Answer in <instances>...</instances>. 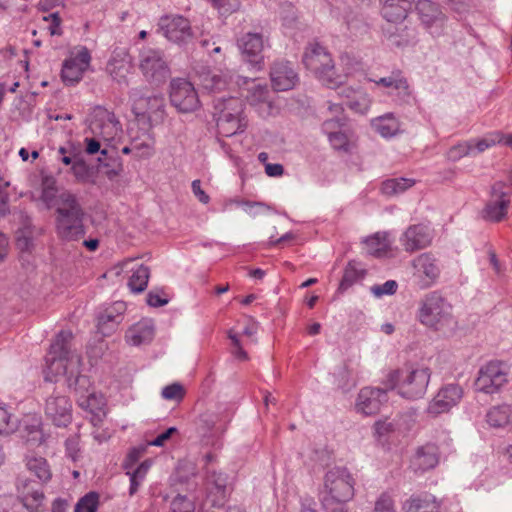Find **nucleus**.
<instances>
[{
  "mask_svg": "<svg viewBox=\"0 0 512 512\" xmlns=\"http://www.w3.org/2000/svg\"><path fill=\"white\" fill-rule=\"evenodd\" d=\"M336 383L343 392H348L356 386V379L347 363H344L335 373Z\"/></svg>",
  "mask_w": 512,
  "mask_h": 512,
  "instance_id": "obj_42",
  "label": "nucleus"
},
{
  "mask_svg": "<svg viewBox=\"0 0 512 512\" xmlns=\"http://www.w3.org/2000/svg\"><path fill=\"white\" fill-rule=\"evenodd\" d=\"M470 7V0H450V10H454L460 17L467 13Z\"/></svg>",
  "mask_w": 512,
  "mask_h": 512,
  "instance_id": "obj_63",
  "label": "nucleus"
},
{
  "mask_svg": "<svg viewBox=\"0 0 512 512\" xmlns=\"http://www.w3.org/2000/svg\"><path fill=\"white\" fill-rule=\"evenodd\" d=\"M373 512H396L393 497L383 492L375 501Z\"/></svg>",
  "mask_w": 512,
  "mask_h": 512,
  "instance_id": "obj_54",
  "label": "nucleus"
},
{
  "mask_svg": "<svg viewBox=\"0 0 512 512\" xmlns=\"http://www.w3.org/2000/svg\"><path fill=\"white\" fill-rule=\"evenodd\" d=\"M134 154L137 157H148L151 155V145L146 141L139 142L138 140H133L132 142Z\"/></svg>",
  "mask_w": 512,
  "mask_h": 512,
  "instance_id": "obj_62",
  "label": "nucleus"
},
{
  "mask_svg": "<svg viewBox=\"0 0 512 512\" xmlns=\"http://www.w3.org/2000/svg\"><path fill=\"white\" fill-rule=\"evenodd\" d=\"M235 80L236 78L228 73L207 72L201 76V85L205 90L214 93L230 88Z\"/></svg>",
  "mask_w": 512,
  "mask_h": 512,
  "instance_id": "obj_28",
  "label": "nucleus"
},
{
  "mask_svg": "<svg viewBox=\"0 0 512 512\" xmlns=\"http://www.w3.org/2000/svg\"><path fill=\"white\" fill-rule=\"evenodd\" d=\"M235 84L239 87L247 85L246 98L251 105L266 103L269 100V88L266 83L257 82L248 77L236 76Z\"/></svg>",
  "mask_w": 512,
  "mask_h": 512,
  "instance_id": "obj_22",
  "label": "nucleus"
},
{
  "mask_svg": "<svg viewBox=\"0 0 512 512\" xmlns=\"http://www.w3.org/2000/svg\"><path fill=\"white\" fill-rule=\"evenodd\" d=\"M71 170L74 176L81 181L86 180L89 175V167L80 154H74Z\"/></svg>",
  "mask_w": 512,
  "mask_h": 512,
  "instance_id": "obj_55",
  "label": "nucleus"
},
{
  "mask_svg": "<svg viewBox=\"0 0 512 512\" xmlns=\"http://www.w3.org/2000/svg\"><path fill=\"white\" fill-rule=\"evenodd\" d=\"M214 110L217 113H233L244 115V102L238 98L230 96L228 98L222 96L214 99Z\"/></svg>",
  "mask_w": 512,
  "mask_h": 512,
  "instance_id": "obj_34",
  "label": "nucleus"
},
{
  "mask_svg": "<svg viewBox=\"0 0 512 512\" xmlns=\"http://www.w3.org/2000/svg\"><path fill=\"white\" fill-rule=\"evenodd\" d=\"M200 44L208 53H220L222 49L221 39L218 35L211 36L210 38H203L201 39Z\"/></svg>",
  "mask_w": 512,
  "mask_h": 512,
  "instance_id": "obj_59",
  "label": "nucleus"
},
{
  "mask_svg": "<svg viewBox=\"0 0 512 512\" xmlns=\"http://www.w3.org/2000/svg\"><path fill=\"white\" fill-rule=\"evenodd\" d=\"M439 505L434 496L411 497L403 505L404 512H438Z\"/></svg>",
  "mask_w": 512,
  "mask_h": 512,
  "instance_id": "obj_30",
  "label": "nucleus"
},
{
  "mask_svg": "<svg viewBox=\"0 0 512 512\" xmlns=\"http://www.w3.org/2000/svg\"><path fill=\"white\" fill-rule=\"evenodd\" d=\"M382 4L381 14L388 22L397 23L403 21L412 8L414 0H380Z\"/></svg>",
  "mask_w": 512,
  "mask_h": 512,
  "instance_id": "obj_23",
  "label": "nucleus"
},
{
  "mask_svg": "<svg viewBox=\"0 0 512 512\" xmlns=\"http://www.w3.org/2000/svg\"><path fill=\"white\" fill-rule=\"evenodd\" d=\"M45 416L57 427H66L72 420V404L58 391L48 396L44 405Z\"/></svg>",
  "mask_w": 512,
  "mask_h": 512,
  "instance_id": "obj_12",
  "label": "nucleus"
},
{
  "mask_svg": "<svg viewBox=\"0 0 512 512\" xmlns=\"http://www.w3.org/2000/svg\"><path fill=\"white\" fill-rule=\"evenodd\" d=\"M185 395L184 387L180 383H172L165 386L161 391V396L169 401H181Z\"/></svg>",
  "mask_w": 512,
  "mask_h": 512,
  "instance_id": "obj_51",
  "label": "nucleus"
},
{
  "mask_svg": "<svg viewBox=\"0 0 512 512\" xmlns=\"http://www.w3.org/2000/svg\"><path fill=\"white\" fill-rule=\"evenodd\" d=\"M17 490L23 506L30 512H38L44 500L40 484L29 479H18Z\"/></svg>",
  "mask_w": 512,
  "mask_h": 512,
  "instance_id": "obj_18",
  "label": "nucleus"
},
{
  "mask_svg": "<svg viewBox=\"0 0 512 512\" xmlns=\"http://www.w3.org/2000/svg\"><path fill=\"white\" fill-rule=\"evenodd\" d=\"M447 301L441 292H431L419 310V320L425 326L439 330L446 320Z\"/></svg>",
  "mask_w": 512,
  "mask_h": 512,
  "instance_id": "obj_10",
  "label": "nucleus"
},
{
  "mask_svg": "<svg viewBox=\"0 0 512 512\" xmlns=\"http://www.w3.org/2000/svg\"><path fill=\"white\" fill-rule=\"evenodd\" d=\"M27 469L40 481L47 482L51 478V471L45 458L36 456L26 457Z\"/></svg>",
  "mask_w": 512,
  "mask_h": 512,
  "instance_id": "obj_37",
  "label": "nucleus"
},
{
  "mask_svg": "<svg viewBox=\"0 0 512 512\" xmlns=\"http://www.w3.org/2000/svg\"><path fill=\"white\" fill-rule=\"evenodd\" d=\"M159 30L170 42L186 43L192 37L190 22L180 15H169L160 18Z\"/></svg>",
  "mask_w": 512,
  "mask_h": 512,
  "instance_id": "obj_13",
  "label": "nucleus"
},
{
  "mask_svg": "<svg viewBox=\"0 0 512 512\" xmlns=\"http://www.w3.org/2000/svg\"><path fill=\"white\" fill-rule=\"evenodd\" d=\"M237 43L244 59L254 68L260 69L263 61V35L260 33L248 32L239 38Z\"/></svg>",
  "mask_w": 512,
  "mask_h": 512,
  "instance_id": "obj_17",
  "label": "nucleus"
},
{
  "mask_svg": "<svg viewBox=\"0 0 512 512\" xmlns=\"http://www.w3.org/2000/svg\"><path fill=\"white\" fill-rule=\"evenodd\" d=\"M150 270L145 265H139L129 279L128 286L135 293L143 292L148 284Z\"/></svg>",
  "mask_w": 512,
  "mask_h": 512,
  "instance_id": "obj_40",
  "label": "nucleus"
},
{
  "mask_svg": "<svg viewBox=\"0 0 512 512\" xmlns=\"http://www.w3.org/2000/svg\"><path fill=\"white\" fill-rule=\"evenodd\" d=\"M22 437L29 447L33 448L42 445L46 438L41 428L40 420L34 419L32 424L26 425Z\"/></svg>",
  "mask_w": 512,
  "mask_h": 512,
  "instance_id": "obj_38",
  "label": "nucleus"
},
{
  "mask_svg": "<svg viewBox=\"0 0 512 512\" xmlns=\"http://www.w3.org/2000/svg\"><path fill=\"white\" fill-rule=\"evenodd\" d=\"M31 223L27 220L24 226L16 232V245L21 252H30L33 247Z\"/></svg>",
  "mask_w": 512,
  "mask_h": 512,
  "instance_id": "obj_45",
  "label": "nucleus"
},
{
  "mask_svg": "<svg viewBox=\"0 0 512 512\" xmlns=\"http://www.w3.org/2000/svg\"><path fill=\"white\" fill-rule=\"evenodd\" d=\"M355 479L346 467L330 468L324 476L320 501L326 512H335L354 496Z\"/></svg>",
  "mask_w": 512,
  "mask_h": 512,
  "instance_id": "obj_3",
  "label": "nucleus"
},
{
  "mask_svg": "<svg viewBox=\"0 0 512 512\" xmlns=\"http://www.w3.org/2000/svg\"><path fill=\"white\" fill-rule=\"evenodd\" d=\"M302 62L327 87L334 89L344 83L345 76L337 73L331 54L319 43L307 46Z\"/></svg>",
  "mask_w": 512,
  "mask_h": 512,
  "instance_id": "obj_4",
  "label": "nucleus"
},
{
  "mask_svg": "<svg viewBox=\"0 0 512 512\" xmlns=\"http://www.w3.org/2000/svg\"><path fill=\"white\" fill-rule=\"evenodd\" d=\"M168 303L167 298H163L159 291H150L147 294V304L151 307H161Z\"/></svg>",
  "mask_w": 512,
  "mask_h": 512,
  "instance_id": "obj_64",
  "label": "nucleus"
},
{
  "mask_svg": "<svg viewBox=\"0 0 512 512\" xmlns=\"http://www.w3.org/2000/svg\"><path fill=\"white\" fill-rule=\"evenodd\" d=\"M364 276V271L358 269L354 262H349L344 270L342 280L338 287V292L343 293L351 287L358 279Z\"/></svg>",
  "mask_w": 512,
  "mask_h": 512,
  "instance_id": "obj_44",
  "label": "nucleus"
},
{
  "mask_svg": "<svg viewBox=\"0 0 512 512\" xmlns=\"http://www.w3.org/2000/svg\"><path fill=\"white\" fill-rule=\"evenodd\" d=\"M65 452H66V456L69 459H71L73 462L80 460L81 450H80V446H79V436L78 435H73L66 439Z\"/></svg>",
  "mask_w": 512,
  "mask_h": 512,
  "instance_id": "obj_53",
  "label": "nucleus"
},
{
  "mask_svg": "<svg viewBox=\"0 0 512 512\" xmlns=\"http://www.w3.org/2000/svg\"><path fill=\"white\" fill-rule=\"evenodd\" d=\"M328 108L335 116L323 122L322 131L329 137L341 130L345 124V117L340 115L343 111V104H330Z\"/></svg>",
  "mask_w": 512,
  "mask_h": 512,
  "instance_id": "obj_36",
  "label": "nucleus"
},
{
  "mask_svg": "<svg viewBox=\"0 0 512 512\" xmlns=\"http://www.w3.org/2000/svg\"><path fill=\"white\" fill-rule=\"evenodd\" d=\"M232 416L233 412L228 404H218L199 416L198 429L203 437H219L225 433Z\"/></svg>",
  "mask_w": 512,
  "mask_h": 512,
  "instance_id": "obj_8",
  "label": "nucleus"
},
{
  "mask_svg": "<svg viewBox=\"0 0 512 512\" xmlns=\"http://www.w3.org/2000/svg\"><path fill=\"white\" fill-rule=\"evenodd\" d=\"M430 380L428 368H415L409 371H393L389 374L388 384L392 390L398 388V394L409 400L422 398Z\"/></svg>",
  "mask_w": 512,
  "mask_h": 512,
  "instance_id": "obj_5",
  "label": "nucleus"
},
{
  "mask_svg": "<svg viewBox=\"0 0 512 512\" xmlns=\"http://www.w3.org/2000/svg\"><path fill=\"white\" fill-rule=\"evenodd\" d=\"M195 505L193 501L184 495L178 494L171 502L170 512H194Z\"/></svg>",
  "mask_w": 512,
  "mask_h": 512,
  "instance_id": "obj_52",
  "label": "nucleus"
},
{
  "mask_svg": "<svg viewBox=\"0 0 512 512\" xmlns=\"http://www.w3.org/2000/svg\"><path fill=\"white\" fill-rule=\"evenodd\" d=\"M366 251L369 255L381 257L385 255L389 248V242L385 233H375L363 240Z\"/></svg>",
  "mask_w": 512,
  "mask_h": 512,
  "instance_id": "obj_35",
  "label": "nucleus"
},
{
  "mask_svg": "<svg viewBox=\"0 0 512 512\" xmlns=\"http://www.w3.org/2000/svg\"><path fill=\"white\" fill-rule=\"evenodd\" d=\"M486 420L491 427H504L512 422V409L508 405L494 406L487 412Z\"/></svg>",
  "mask_w": 512,
  "mask_h": 512,
  "instance_id": "obj_32",
  "label": "nucleus"
},
{
  "mask_svg": "<svg viewBox=\"0 0 512 512\" xmlns=\"http://www.w3.org/2000/svg\"><path fill=\"white\" fill-rule=\"evenodd\" d=\"M388 390H391L389 388V384L386 385L385 389L374 387L362 388L356 399V411L365 416L376 414L380 410L382 404L387 402Z\"/></svg>",
  "mask_w": 512,
  "mask_h": 512,
  "instance_id": "obj_14",
  "label": "nucleus"
},
{
  "mask_svg": "<svg viewBox=\"0 0 512 512\" xmlns=\"http://www.w3.org/2000/svg\"><path fill=\"white\" fill-rule=\"evenodd\" d=\"M69 60L75 61L77 65L87 70L91 61V55L86 47H81L75 56L69 58Z\"/></svg>",
  "mask_w": 512,
  "mask_h": 512,
  "instance_id": "obj_61",
  "label": "nucleus"
},
{
  "mask_svg": "<svg viewBox=\"0 0 512 512\" xmlns=\"http://www.w3.org/2000/svg\"><path fill=\"white\" fill-rule=\"evenodd\" d=\"M171 104L183 113L195 111L199 107L198 94L189 81L182 78L173 79L170 84Z\"/></svg>",
  "mask_w": 512,
  "mask_h": 512,
  "instance_id": "obj_11",
  "label": "nucleus"
},
{
  "mask_svg": "<svg viewBox=\"0 0 512 512\" xmlns=\"http://www.w3.org/2000/svg\"><path fill=\"white\" fill-rule=\"evenodd\" d=\"M86 70L77 65L75 61L66 59L61 70V78L66 85H74L78 83Z\"/></svg>",
  "mask_w": 512,
  "mask_h": 512,
  "instance_id": "obj_39",
  "label": "nucleus"
},
{
  "mask_svg": "<svg viewBox=\"0 0 512 512\" xmlns=\"http://www.w3.org/2000/svg\"><path fill=\"white\" fill-rule=\"evenodd\" d=\"M448 410V389L442 387L435 398L430 402L427 411L430 415L437 416Z\"/></svg>",
  "mask_w": 512,
  "mask_h": 512,
  "instance_id": "obj_46",
  "label": "nucleus"
},
{
  "mask_svg": "<svg viewBox=\"0 0 512 512\" xmlns=\"http://www.w3.org/2000/svg\"><path fill=\"white\" fill-rule=\"evenodd\" d=\"M17 429V421L12 419V415L0 406V435L8 436Z\"/></svg>",
  "mask_w": 512,
  "mask_h": 512,
  "instance_id": "obj_49",
  "label": "nucleus"
},
{
  "mask_svg": "<svg viewBox=\"0 0 512 512\" xmlns=\"http://www.w3.org/2000/svg\"><path fill=\"white\" fill-rule=\"evenodd\" d=\"M100 166L104 169L103 174L109 179H115L123 170L122 162L117 157H110L108 161L98 158Z\"/></svg>",
  "mask_w": 512,
  "mask_h": 512,
  "instance_id": "obj_47",
  "label": "nucleus"
},
{
  "mask_svg": "<svg viewBox=\"0 0 512 512\" xmlns=\"http://www.w3.org/2000/svg\"><path fill=\"white\" fill-rule=\"evenodd\" d=\"M125 309V303L119 301L100 313L97 324L99 332L104 336L112 333L121 323Z\"/></svg>",
  "mask_w": 512,
  "mask_h": 512,
  "instance_id": "obj_21",
  "label": "nucleus"
},
{
  "mask_svg": "<svg viewBox=\"0 0 512 512\" xmlns=\"http://www.w3.org/2000/svg\"><path fill=\"white\" fill-rule=\"evenodd\" d=\"M133 112L137 116H147L150 121L160 122L165 115V99L161 94L146 95L141 88L129 91Z\"/></svg>",
  "mask_w": 512,
  "mask_h": 512,
  "instance_id": "obj_6",
  "label": "nucleus"
},
{
  "mask_svg": "<svg viewBox=\"0 0 512 512\" xmlns=\"http://www.w3.org/2000/svg\"><path fill=\"white\" fill-rule=\"evenodd\" d=\"M221 14H231L239 9L240 0H211Z\"/></svg>",
  "mask_w": 512,
  "mask_h": 512,
  "instance_id": "obj_57",
  "label": "nucleus"
},
{
  "mask_svg": "<svg viewBox=\"0 0 512 512\" xmlns=\"http://www.w3.org/2000/svg\"><path fill=\"white\" fill-rule=\"evenodd\" d=\"M270 80L274 90L288 91L296 86L299 77L291 62L278 60L270 68Z\"/></svg>",
  "mask_w": 512,
  "mask_h": 512,
  "instance_id": "obj_15",
  "label": "nucleus"
},
{
  "mask_svg": "<svg viewBox=\"0 0 512 512\" xmlns=\"http://www.w3.org/2000/svg\"><path fill=\"white\" fill-rule=\"evenodd\" d=\"M415 184L411 178H391L385 180L381 185V191L386 196H397L404 193Z\"/></svg>",
  "mask_w": 512,
  "mask_h": 512,
  "instance_id": "obj_33",
  "label": "nucleus"
},
{
  "mask_svg": "<svg viewBox=\"0 0 512 512\" xmlns=\"http://www.w3.org/2000/svg\"><path fill=\"white\" fill-rule=\"evenodd\" d=\"M377 86L390 89L389 94L396 97L399 104L408 103L411 99V92L406 78L400 71H393L390 75L374 80Z\"/></svg>",
  "mask_w": 512,
  "mask_h": 512,
  "instance_id": "obj_19",
  "label": "nucleus"
},
{
  "mask_svg": "<svg viewBox=\"0 0 512 512\" xmlns=\"http://www.w3.org/2000/svg\"><path fill=\"white\" fill-rule=\"evenodd\" d=\"M506 365L499 361H491L480 368L475 380L477 391L485 394L498 392L508 381Z\"/></svg>",
  "mask_w": 512,
  "mask_h": 512,
  "instance_id": "obj_9",
  "label": "nucleus"
},
{
  "mask_svg": "<svg viewBox=\"0 0 512 512\" xmlns=\"http://www.w3.org/2000/svg\"><path fill=\"white\" fill-rule=\"evenodd\" d=\"M509 204V199H493L486 204L482 217L487 221L500 222L507 215Z\"/></svg>",
  "mask_w": 512,
  "mask_h": 512,
  "instance_id": "obj_31",
  "label": "nucleus"
},
{
  "mask_svg": "<svg viewBox=\"0 0 512 512\" xmlns=\"http://www.w3.org/2000/svg\"><path fill=\"white\" fill-rule=\"evenodd\" d=\"M204 486L213 505H222L228 494V476L214 467L205 468Z\"/></svg>",
  "mask_w": 512,
  "mask_h": 512,
  "instance_id": "obj_16",
  "label": "nucleus"
},
{
  "mask_svg": "<svg viewBox=\"0 0 512 512\" xmlns=\"http://www.w3.org/2000/svg\"><path fill=\"white\" fill-rule=\"evenodd\" d=\"M56 231L66 241H76L84 237V210L75 194L64 191L55 202Z\"/></svg>",
  "mask_w": 512,
  "mask_h": 512,
  "instance_id": "obj_2",
  "label": "nucleus"
},
{
  "mask_svg": "<svg viewBox=\"0 0 512 512\" xmlns=\"http://www.w3.org/2000/svg\"><path fill=\"white\" fill-rule=\"evenodd\" d=\"M414 267L423 272L429 279L434 280L439 275V267L430 255L422 254L414 260Z\"/></svg>",
  "mask_w": 512,
  "mask_h": 512,
  "instance_id": "obj_41",
  "label": "nucleus"
},
{
  "mask_svg": "<svg viewBox=\"0 0 512 512\" xmlns=\"http://www.w3.org/2000/svg\"><path fill=\"white\" fill-rule=\"evenodd\" d=\"M438 463V449L432 444L418 448L411 460V467L415 472H425L434 468Z\"/></svg>",
  "mask_w": 512,
  "mask_h": 512,
  "instance_id": "obj_24",
  "label": "nucleus"
},
{
  "mask_svg": "<svg viewBox=\"0 0 512 512\" xmlns=\"http://www.w3.org/2000/svg\"><path fill=\"white\" fill-rule=\"evenodd\" d=\"M72 338L73 334L69 330H62L56 335L45 359V379L53 381V377L66 375L69 388L88 392L89 379L81 375L78 370L74 372V367L78 368L81 359L70 350Z\"/></svg>",
  "mask_w": 512,
  "mask_h": 512,
  "instance_id": "obj_1",
  "label": "nucleus"
},
{
  "mask_svg": "<svg viewBox=\"0 0 512 512\" xmlns=\"http://www.w3.org/2000/svg\"><path fill=\"white\" fill-rule=\"evenodd\" d=\"M395 31H391V29H386L387 39L392 46L403 47L409 44L410 35L406 28L399 29L397 27H393Z\"/></svg>",
  "mask_w": 512,
  "mask_h": 512,
  "instance_id": "obj_48",
  "label": "nucleus"
},
{
  "mask_svg": "<svg viewBox=\"0 0 512 512\" xmlns=\"http://www.w3.org/2000/svg\"><path fill=\"white\" fill-rule=\"evenodd\" d=\"M139 68L148 81L156 84L170 77V68L164 53L159 49L143 48L139 54Z\"/></svg>",
  "mask_w": 512,
  "mask_h": 512,
  "instance_id": "obj_7",
  "label": "nucleus"
},
{
  "mask_svg": "<svg viewBox=\"0 0 512 512\" xmlns=\"http://www.w3.org/2000/svg\"><path fill=\"white\" fill-rule=\"evenodd\" d=\"M398 284L394 280H388L381 285H373L370 288L371 293L375 297H382L384 295H393L397 290Z\"/></svg>",
  "mask_w": 512,
  "mask_h": 512,
  "instance_id": "obj_56",
  "label": "nucleus"
},
{
  "mask_svg": "<svg viewBox=\"0 0 512 512\" xmlns=\"http://www.w3.org/2000/svg\"><path fill=\"white\" fill-rule=\"evenodd\" d=\"M415 9L421 22L426 27H430L444 19V15L439 6L431 0H418Z\"/></svg>",
  "mask_w": 512,
  "mask_h": 512,
  "instance_id": "obj_26",
  "label": "nucleus"
},
{
  "mask_svg": "<svg viewBox=\"0 0 512 512\" xmlns=\"http://www.w3.org/2000/svg\"><path fill=\"white\" fill-rule=\"evenodd\" d=\"M41 198L48 205L53 200H57L55 181L53 179H46L44 181Z\"/></svg>",
  "mask_w": 512,
  "mask_h": 512,
  "instance_id": "obj_58",
  "label": "nucleus"
},
{
  "mask_svg": "<svg viewBox=\"0 0 512 512\" xmlns=\"http://www.w3.org/2000/svg\"><path fill=\"white\" fill-rule=\"evenodd\" d=\"M97 507L98 495L95 492H90L78 501L74 512H96Z\"/></svg>",
  "mask_w": 512,
  "mask_h": 512,
  "instance_id": "obj_50",
  "label": "nucleus"
},
{
  "mask_svg": "<svg viewBox=\"0 0 512 512\" xmlns=\"http://www.w3.org/2000/svg\"><path fill=\"white\" fill-rule=\"evenodd\" d=\"M338 94L346 98L344 103L348 108L358 113H365L370 106L369 97L361 90L352 87H343Z\"/></svg>",
  "mask_w": 512,
  "mask_h": 512,
  "instance_id": "obj_27",
  "label": "nucleus"
},
{
  "mask_svg": "<svg viewBox=\"0 0 512 512\" xmlns=\"http://www.w3.org/2000/svg\"><path fill=\"white\" fill-rule=\"evenodd\" d=\"M154 337V325L151 320H144L133 325L126 334L127 342L139 346L152 341Z\"/></svg>",
  "mask_w": 512,
  "mask_h": 512,
  "instance_id": "obj_25",
  "label": "nucleus"
},
{
  "mask_svg": "<svg viewBox=\"0 0 512 512\" xmlns=\"http://www.w3.org/2000/svg\"><path fill=\"white\" fill-rule=\"evenodd\" d=\"M371 127L384 138L393 137L400 131V123L393 113L373 118Z\"/></svg>",
  "mask_w": 512,
  "mask_h": 512,
  "instance_id": "obj_29",
  "label": "nucleus"
},
{
  "mask_svg": "<svg viewBox=\"0 0 512 512\" xmlns=\"http://www.w3.org/2000/svg\"><path fill=\"white\" fill-rule=\"evenodd\" d=\"M218 133L224 137H231L238 133L243 132L247 127V121L244 118L216 123Z\"/></svg>",
  "mask_w": 512,
  "mask_h": 512,
  "instance_id": "obj_43",
  "label": "nucleus"
},
{
  "mask_svg": "<svg viewBox=\"0 0 512 512\" xmlns=\"http://www.w3.org/2000/svg\"><path fill=\"white\" fill-rule=\"evenodd\" d=\"M330 144L336 150H347L348 138L341 130L328 137Z\"/></svg>",
  "mask_w": 512,
  "mask_h": 512,
  "instance_id": "obj_60",
  "label": "nucleus"
},
{
  "mask_svg": "<svg viewBox=\"0 0 512 512\" xmlns=\"http://www.w3.org/2000/svg\"><path fill=\"white\" fill-rule=\"evenodd\" d=\"M431 241V231L424 225L410 226L400 238V242L407 252L424 249L431 243Z\"/></svg>",
  "mask_w": 512,
  "mask_h": 512,
  "instance_id": "obj_20",
  "label": "nucleus"
}]
</instances>
